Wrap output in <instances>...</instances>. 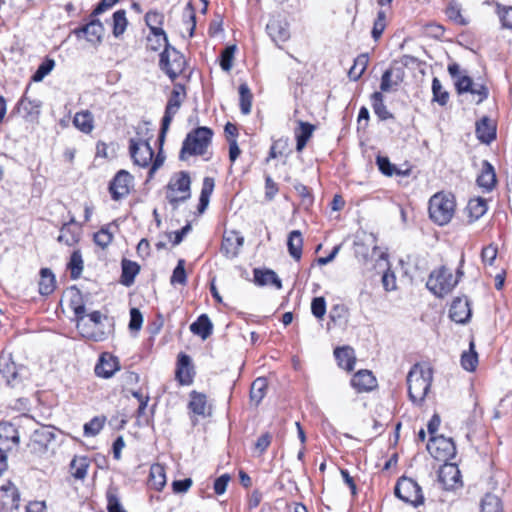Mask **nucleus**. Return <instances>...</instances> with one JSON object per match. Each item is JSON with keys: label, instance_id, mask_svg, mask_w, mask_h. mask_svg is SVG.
Segmentation results:
<instances>
[{"label": "nucleus", "instance_id": "f257e3e1", "mask_svg": "<svg viewBox=\"0 0 512 512\" xmlns=\"http://www.w3.org/2000/svg\"><path fill=\"white\" fill-rule=\"evenodd\" d=\"M432 382V369L427 363L415 364L407 376L409 397L420 404L426 397Z\"/></svg>", "mask_w": 512, "mask_h": 512}, {"label": "nucleus", "instance_id": "f03ea898", "mask_svg": "<svg viewBox=\"0 0 512 512\" xmlns=\"http://www.w3.org/2000/svg\"><path fill=\"white\" fill-rule=\"evenodd\" d=\"M462 263L463 259H461L456 275H454L446 266L433 270L427 280V288L437 297H444L448 295L456 287L460 278L464 274L462 270Z\"/></svg>", "mask_w": 512, "mask_h": 512}, {"label": "nucleus", "instance_id": "7ed1b4c3", "mask_svg": "<svg viewBox=\"0 0 512 512\" xmlns=\"http://www.w3.org/2000/svg\"><path fill=\"white\" fill-rule=\"evenodd\" d=\"M428 210L433 222L440 226L446 225L456 211L455 197L451 193L438 192L430 198Z\"/></svg>", "mask_w": 512, "mask_h": 512}, {"label": "nucleus", "instance_id": "20e7f679", "mask_svg": "<svg viewBox=\"0 0 512 512\" xmlns=\"http://www.w3.org/2000/svg\"><path fill=\"white\" fill-rule=\"evenodd\" d=\"M212 131L207 127H199L190 132L185 138L180 151V159L186 160L189 156L203 155L211 143Z\"/></svg>", "mask_w": 512, "mask_h": 512}, {"label": "nucleus", "instance_id": "39448f33", "mask_svg": "<svg viewBox=\"0 0 512 512\" xmlns=\"http://www.w3.org/2000/svg\"><path fill=\"white\" fill-rule=\"evenodd\" d=\"M55 428L52 426H41L36 429L30 438L29 450L40 458L53 454V442L55 440Z\"/></svg>", "mask_w": 512, "mask_h": 512}, {"label": "nucleus", "instance_id": "423d86ee", "mask_svg": "<svg viewBox=\"0 0 512 512\" xmlns=\"http://www.w3.org/2000/svg\"><path fill=\"white\" fill-rule=\"evenodd\" d=\"M186 97L185 88L181 84H176L171 92V95L168 99L165 114L162 119V127L159 136L160 143L164 141V137L166 132L169 129V126L173 120V117L176 115L178 110L180 109L184 99Z\"/></svg>", "mask_w": 512, "mask_h": 512}, {"label": "nucleus", "instance_id": "0eeeda50", "mask_svg": "<svg viewBox=\"0 0 512 512\" xmlns=\"http://www.w3.org/2000/svg\"><path fill=\"white\" fill-rule=\"evenodd\" d=\"M395 495L405 503L418 507L424 503L421 487L411 478L401 477L395 486Z\"/></svg>", "mask_w": 512, "mask_h": 512}, {"label": "nucleus", "instance_id": "6e6552de", "mask_svg": "<svg viewBox=\"0 0 512 512\" xmlns=\"http://www.w3.org/2000/svg\"><path fill=\"white\" fill-rule=\"evenodd\" d=\"M190 177L187 172L175 174L167 187V199L173 205L183 202L190 198Z\"/></svg>", "mask_w": 512, "mask_h": 512}, {"label": "nucleus", "instance_id": "1a4fd4ad", "mask_svg": "<svg viewBox=\"0 0 512 512\" xmlns=\"http://www.w3.org/2000/svg\"><path fill=\"white\" fill-rule=\"evenodd\" d=\"M430 455L439 461H448L456 454V447L451 438L443 435L431 436L427 444Z\"/></svg>", "mask_w": 512, "mask_h": 512}, {"label": "nucleus", "instance_id": "9d476101", "mask_svg": "<svg viewBox=\"0 0 512 512\" xmlns=\"http://www.w3.org/2000/svg\"><path fill=\"white\" fill-rule=\"evenodd\" d=\"M19 443L17 430L10 424L0 425V474L7 470V454Z\"/></svg>", "mask_w": 512, "mask_h": 512}, {"label": "nucleus", "instance_id": "9b49d317", "mask_svg": "<svg viewBox=\"0 0 512 512\" xmlns=\"http://www.w3.org/2000/svg\"><path fill=\"white\" fill-rule=\"evenodd\" d=\"M160 67L170 79L174 80L184 70L185 59L174 48L166 47L160 55Z\"/></svg>", "mask_w": 512, "mask_h": 512}, {"label": "nucleus", "instance_id": "f8f14e48", "mask_svg": "<svg viewBox=\"0 0 512 512\" xmlns=\"http://www.w3.org/2000/svg\"><path fill=\"white\" fill-rule=\"evenodd\" d=\"M103 316L99 311H93L86 317H80L77 321V329L82 337L93 341H103L106 338V333L101 329H89V323L93 324L94 327L101 326V320Z\"/></svg>", "mask_w": 512, "mask_h": 512}, {"label": "nucleus", "instance_id": "ddd939ff", "mask_svg": "<svg viewBox=\"0 0 512 512\" xmlns=\"http://www.w3.org/2000/svg\"><path fill=\"white\" fill-rule=\"evenodd\" d=\"M129 150L131 158L136 165L147 167L152 162L153 150L148 140L131 138Z\"/></svg>", "mask_w": 512, "mask_h": 512}, {"label": "nucleus", "instance_id": "4468645a", "mask_svg": "<svg viewBox=\"0 0 512 512\" xmlns=\"http://www.w3.org/2000/svg\"><path fill=\"white\" fill-rule=\"evenodd\" d=\"M133 187V176L126 170H120L110 183L109 190L114 200L127 196Z\"/></svg>", "mask_w": 512, "mask_h": 512}, {"label": "nucleus", "instance_id": "2eb2a0df", "mask_svg": "<svg viewBox=\"0 0 512 512\" xmlns=\"http://www.w3.org/2000/svg\"><path fill=\"white\" fill-rule=\"evenodd\" d=\"M243 236L235 231H225L223 234V240L221 245V251L227 258H235L243 246Z\"/></svg>", "mask_w": 512, "mask_h": 512}, {"label": "nucleus", "instance_id": "dca6fc26", "mask_svg": "<svg viewBox=\"0 0 512 512\" xmlns=\"http://www.w3.org/2000/svg\"><path fill=\"white\" fill-rule=\"evenodd\" d=\"M119 370V359L108 352L101 354L99 361L95 366V374L98 377L105 379L111 378Z\"/></svg>", "mask_w": 512, "mask_h": 512}, {"label": "nucleus", "instance_id": "f3484780", "mask_svg": "<svg viewBox=\"0 0 512 512\" xmlns=\"http://www.w3.org/2000/svg\"><path fill=\"white\" fill-rule=\"evenodd\" d=\"M450 318L456 323L464 324L471 317V308L466 297H457L453 300L450 307Z\"/></svg>", "mask_w": 512, "mask_h": 512}, {"label": "nucleus", "instance_id": "a211bd4d", "mask_svg": "<svg viewBox=\"0 0 512 512\" xmlns=\"http://www.w3.org/2000/svg\"><path fill=\"white\" fill-rule=\"evenodd\" d=\"M439 481L446 489H453L460 483V470L455 464L445 463L439 470Z\"/></svg>", "mask_w": 512, "mask_h": 512}, {"label": "nucleus", "instance_id": "6ab92c4d", "mask_svg": "<svg viewBox=\"0 0 512 512\" xmlns=\"http://www.w3.org/2000/svg\"><path fill=\"white\" fill-rule=\"evenodd\" d=\"M104 26L98 19H92L88 24L74 31L76 35L84 33L87 41L92 44L100 43L104 35Z\"/></svg>", "mask_w": 512, "mask_h": 512}, {"label": "nucleus", "instance_id": "aec40b11", "mask_svg": "<svg viewBox=\"0 0 512 512\" xmlns=\"http://www.w3.org/2000/svg\"><path fill=\"white\" fill-rule=\"evenodd\" d=\"M351 385L357 392H368L373 390L376 385V378L368 370L358 371L351 379Z\"/></svg>", "mask_w": 512, "mask_h": 512}, {"label": "nucleus", "instance_id": "412c9836", "mask_svg": "<svg viewBox=\"0 0 512 512\" xmlns=\"http://www.w3.org/2000/svg\"><path fill=\"white\" fill-rule=\"evenodd\" d=\"M297 124L298 127L294 130L295 138L297 141L296 150L301 152L306 146L308 140L311 138L315 130V126L302 120H298Z\"/></svg>", "mask_w": 512, "mask_h": 512}, {"label": "nucleus", "instance_id": "4be33fe9", "mask_svg": "<svg viewBox=\"0 0 512 512\" xmlns=\"http://www.w3.org/2000/svg\"><path fill=\"white\" fill-rule=\"evenodd\" d=\"M267 31L272 40L279 45L286 42L290 38V33L286 23L279 20H271L267 24Z\"/></svg>", "mask_w": 512, "mask_h": 512}, {"label": "nucleus", "instance_id": "5701e85b", "mask_svg": "<svg viewBox=\"0 0 512 512\" xmlns=\"http://www.w3.org/2000/svg\"><path fill=\"white\" fill-rule=\"evenodd\" d=\"M476 134L481 142L489 144L495 139L496 127L491 120L484 117L476 124Z\"/></svg>", "mask_w": 512, "mask_h": 512}, {"label": "nucleus", "instance_id": "b1692460", "mask_svg": "<svg viewBox=\"0 0 512 512\" xmlns=\"http://www.w3.org/2000/svg\"><path fill=\"white\" fill-rule=\"evenodd\" d=\"M73 125L79 131L89 134L94 129V116L89 110L77 112L73 118Z\"/></svg>", "mask_w": 512, "mask_h": 512}, {"label": "nucleus", "instance_id": "393cba45", "mask_svg": "<svg viewBox=\"0 0 512 512\" xmlns=\"http://www.w3.org/2000/svg\"><path fill=\"white\" fill-rule=\"evenodd\" d=\"M176 377L181 384H189L192 381L191 359L188 355L181 354L179 356Z\"/></svg>", "mask_w": 512, "mask_h": 512}, {"label": "nucleus", "instance_id": "a878e982", "mask_svg": "<svg viewBox=\"0 0 512 512\" xmlns=\"http://www.w3.org/2000/svg\"><path fill=\"white\" fill-rule=\"evenodd\" d=\"M334 355L340 367L347 371H351L355 365L354 350L350 347H340L335 349Z\"/></svg>", "mask_w": 512, "mask_h": 512}, {"label": "nucleus", "instance_id": "bb28decb", "mask_svg": "<svg viewBox=\"0 0 512 512\" xmlns=\"http://www.w3.org/2000/svg\"><path fill=\"white\" fill-rule=\"evenodd\" d=\"M287 246L290 256L296 261H299L301 259L303 247V238L299 230H293L289 233Z\"/></svg>", "mask_w": 512, "mask_h": 512}, {"label": "nucleus", "instance_id": "cd10ccee", "mask_svg": "<svg viewBox=\"0 0 512 512\" xmlns=\"http://www.w3.org/2000/svg\"><path fill=\"white\" fill-rule=\"evenodd\" d=\"M254 279L255 283L260 286L274 285L277 289L282 288L281 280L273 270L262 271L259 269H255Z\"/></svg>", "mask_w": 512, "mask_h": 512}, {"label": "nucleus", "instance_id": "c85d7f7f", "mask_svg": "<svg viewBox=\"0 0 512 512\" xmlns=\"http://www.w3.org/2000/svg\"><path fill=\"white\" fill-rule=\"evenodd\" d=\"M72 225H80L76 222V219L74 216H71L69 221L67 223H64L63 226L60 229V235L58 236L57 240L60 243H64L68 246H73L76 244L80 239V232H71L70 236H67V232H70V228Z\"/></svg>", "mask_w": 512, "mask_h": 512}, {"label": "nucleus", "instance_id": "c756f323", "mask_svg": "<svg viewBox=\"0 0 512 512\" xmlns=\"http://www.w3.org/2000/svg\"><path fill=\"white\" fill-rule=\"evenodd\" d=\"M212 329L213 325L206 314L199 316L197 321L190 325L191 332L199 335L203 340L211 335Z\"/></svg>", "mask_w": 512, "mask_h": 512}, {"label": "nucleus", "instance_id": "7c9ffc66", "mask_svg": "<svg viewBox=\"0 0 512 512\" xmlns=\"http://www.w3.org/2000/svg\"><path fill=\"white\" fill-rule=\"evenodd\" d=\"M268 383L266 378L259 377L255 379L250 389V401L258 406L266 395Z\"/></svg>", "mask_w": 512, "mask_h": 512}, {"label": "nucleus", "instance_id": "2f4dec72", "mask_svg": "<svg viewBox=\"0 0 512 512\" xmlns=\"http://www.w3.org/2000/svg\"><path fill=\"white\" fill-rule=\"evenodd\" d=\"M139 271L140 266L136 262L124 259L122 261L121 283L127 287L131 286Z\"/></svg>", "mask_w": 512, "mask_h": 512}, {"label": "nucleus", "instance_id": "473e14b6", "mask_svg": "<svg viewBox=\"0 0 512 512\" xmlns=\"http://www.w3.org/2000/svg\"><path fill=\"white\" fill-rule=\"evenodd\" d=\"M470 222H474L482 217L487 211V203L481 198L471 199L466 207Z\"/></svg>", "mask_w": 512, "mask_h": 512}, {"label": "nucleus", "instance_id": "72a5a7b5", "mask_svg": "<svg viewBox=\"0 0 512 512\" xmlns=\"http://www.w3.org/2000/svg\"><path fill=\"white\" fill-rule=\"evenodd\" d=\"M89 459L85 456H76L70 463L71 474L74 478L83 480L87 476Z\"/></svg>", "mask_w": 512, "mask_h": 512}, {"label": "nucleus", "instance_id": "f704fd0d", "mask_svg": "<svg viewBox=\"0 0 512 512\" xmlns=\"http://www.w3.org/2000/svg\"><path fill=\"white\" fill-rule=\"evenodd\" d=\"M150 485L160 491L166 484L165 468L161 464H153L149 475Z\"/></svg>", "mask_w": 512, "mask_h": 512}, {"label": "nucleus", "instance_id": "c9c22d12", "mask_svg": "<svg viewBox=\"0 0 512 512\" xmlns=\"http://www.w3.org/2000/svg\"><path fill=\"white\" fill-rule=\"evenodd\" d=\"M41 102L39 100H31L27 95H24L17 104L19 113L24 116H33L40 113Z\"/></svg>", "mask_w": 512, "mask_h": 512}, {"label": "nucleus", "instance_id": "e433bc0d", "mask_svg": "<svg viewBox=\"0 0 512 512\" xmlns=\"http://www.w3.org/2000/svg\"><path fill=\"white\" fill-rule=\"evenodd\" d=\"M55 289V277L52 271L48 268H43L40 271L39 292L41 295H49Z\"/></svg>", "mask_w": 512, "mask_h": 512}, {"label": "nucleus", "instance_id": "4c0bfd02", "mask_svg": "<svg viewBox=\"0 0 512 512\" xmlns=\"http://www.w3.org/2000/svg\"><path fill=\"white\" fill-rule=\"evenodd\" d=\"M495 182L496 176L493 167L488 162H484L482 172L477 178L478 185L486 190H491Z\"/></svg>", "mask_w": 512, "mask_h": 512}, {"label": "nucleus", "instance_id": "58836bf2", "mask_svg": "<svg viewBox=\"0 0 512 512\" xmlns=\"http://www.w3.org/2000/svg\"><path fill=\"white\" fill-rule=\"evenodd\" d=\"M478 364V354L475 351V344L473 341L469 344V350L464 351L461 355V365L462 367L469 372H472L476 369Z\"/></svg>", "mask_w": 512, "mask_h": 512}, {"label": "nucleus", "instance_id": "ea45409f", "mask_svg": "<svg viewBox=\"0 0 512 512\" xmlns=\"http://www.w3.org/2000/svg\"><path fill=\"white\" fill-rule=\"evenodd\" d=\"M162 15L157 12H149L146 15V23L150 27L152 34L155 35V38L158 42L163 41L166 42L167 36L162 28H157L153 24L161 23Z\"/></svg>", "mask_w": 512, "mask_h": 512}, {"label": "nucleus", "instance_id": "a19ab883", "mask_svg": "<svg viewBox=\"0 0 512 512\" xmlns=\"http://www.w3.org/2000/svg\"><path fill=\"white\" fill-rule=\"evenodd\" d=\"M369 58L367 54L359 55L355 60L353 66L348 72L350 79L357 81L367 68Z\"/></svg>", "mask_w": 512, "mask_h": 512}, {"label": "nucleus", "instance_id": "79ce46f5", "mask_svg": "<svg viewBox=\"0 0 512 512\" xmlns=\"http://www.w3.org/2000/svg\"><path fill=\"white\" fill-rule=\"evenodd\" d=\"M447 17L456 24L467 25L468 20L462 15V9L459 2L453 0L449 2L446 8Z\"/></svg>", "mask_w": 512, "mask_h": 512}, {"label": "nucleus", "instance_id": "37998d69", "mask_svg": "<svg viewBox=\"0 0 512 512\" xmlns=\"http://www.w3.org/2000/svg\"><path fill=\"white\" fill-rule=\"evenodd\" d=\"M481 512H503L501 500L494 494H486L481 501Z\"/></svg>", "mask_w": 512, "mask_h": 512}, {"label": "nucleus", "instance_id": "c03bdc74", "mask_svg": "<svg viewBox=\"0 0 512 512\" xmlns=\"http://www.w3.org/2000/svg\"><path fill=\"white\" fill-rule=\"evenodd\" d=\"M372 107L375 114L381 120H387L392 117L391 113L387 110L383 102V95L380 92H374L372 94Z\"/></svg>", "mask_w": 512, "mask_h": 512}, {"label": "nucleus", "instance_id": "a18cd8bd", "mask_svg": "<svg viewBox=\"0 0 512 512\" xmlns=\"http://www.w3.org/2000/svg\"><path fill=\"white\" fill-rule=\"evenodd\" d=\"M128 21L126 18L125 10H118L113 14V35L115 37L121 36L127 27Z\"/></svg>", "mask_w": 512, "mask_h": 512}, {"label": "nucleus", "instance_id": "49530a36", "mask_svg": "<svg viewBox=\"0 0 512 512\" xmlns=\"http://www.w3.org/2000/svg\"><path fill=\"white\" fill-rule=\"evenodd\" d=\"M240 94V109L245 115L251 112L252 94L247 84L243 83L239 87Z\"/></svg>", "mask_w": 512, "mask_h": 512}, {"label": "nucleus", "instance_id": "de8ad7c7", "mask_svg": "<svg viewBox=\"0 0 512 512\" xmlns=\"http://www.w3.org/2000/svg\"><path fill=\"white\" fill-rule=\"evenodd\" d=\"M214 188V180L212 178L206 177L203 181V187L200 195V205L199 211L202 212L206 209L209 203L210 195Z\"/></svg>", "mask_w": 512, "mask_h": 512}, {"label": "nucleus", "instance_id": "09e8293b", "mask_svg": "<svg viewBox=\"0 0 512 512\" xmlns=\"http://www.w3.org/2000/svg\"><path fill=\"white\" fill-rule=\"evenodd\" d=\"M106 497L108 512H126L117 495L116 488H109Z\"/></svg>", "mask_w": 512, "mask_h": 512}, {"label": "nucleus", "instance_id": "8fccbe9b", "mask_svg": "<svg viewBox=\"0 0 512 512\" xmlns=\"http://www.w3.org/2000/svg\"><path fill=\"white\" fill-rule=\"evenodd\" d=\"M55 67V61L50 58H46L38 67L34 75L32 76V80L35 82L42 81L45 76H47Z\"/></svg>", "mask_w": 512, "mask_h": 512}, {"label": "nucleus", "instance_id": "3c124183", "mask_svg": "<svg viewBox=\"0 0 512 512\" xmlns=\"http://www.w3.org/2000/svg\"><path fill=\"white\" fill-rule=\"evenodd\" d=\"M236 51L235 45L227 46L221 53L220 66L221 68L229 72L233 66L234 54Z\"/></svg>", "mask_w": 512, "mask_h": 512}, {"label": "nucleus", "instance_id": "603ef678", "mask_svg": "<svg viewBox=\"0 0 512 512\" xmlns=\"http://www.w3.org/2000/svg\"><path fill=\"white\" fill-rule=\"evenodd\" d=\"M189 406L195 414L204 415L206 410V396L194 392L191 396Z\"/></svg>", "mask_w": 512, "mask_h": 512}, {"label": "nucleus", "instance_id": "864d4df0", "mask_svg": "<svg viewBox=\"0 0 512 512\" xmlns=\"http://www.w3.org/2000/svg\"><path fill=\"white\" fill-rule=\"evenodd\" d=\"M69 268L71 277L77 279L83 270V260L80 251H74L70 257Z\"/></svg>", "mask_w": 512, "mask_h": 512}, {"label": "nucleus", "instance_id": "5fc2aeb1", "mask_svg": "<svg viewBox=\"0 0 512 512\" xmlns=\"http://www.w3.org/2000/svg\"><path fill=\"white\" fill-rule=\"evenodd\" d=\"M105 418L94 417L91 421L84 425V433L87 436L97 435L104 426Z\"/></svg>", "mask_w": 512, "mask_h": 512}, {"label": "nucleus", "instance_id": "6e6d98bb", "mask_svg": "<svg viewBox=\"0 0 512 512\" xmlns=\"http://www.w3.org/2000/svg\"><path fill=\"white\" fill-rule=\"evenodd\" d=\"M432 91L435 101H437L440 105H445L447 103L449 95L446 91L443 90L442 84L437 78L433 79Z\"/></svg>", "mask_w": 512, "mask_h": 512}, {"label": "nucleus", "instance_id": "4d7b16f0", "mask_svg": "<svg viewBox=\"0 0 512 512\" xmlns=\"http://www.w3.org/2000/svg\"><path fill=\"white\" fill-rule=\"evenodd\" d=\"M386 28V14L384 11H379L377 14V18L374 22L373 29H372V37L374 40H378L383 31Z\"/></svg>", "mask_w": 512, "mask_h": 512}, {"label": "nucleus", "instance_id": "13d9d810", "mask_svg": "<svg viewBox=\"0 0 512 512\" xmlns=\"http://www.w3.org/2000/svg\"><path fill=\"white\" fill-rule=\"evenodd\" d=\"M171 283L181 285L186 283L185 261L183 259L178 261L177 266L175 267L171 276Z\"/></svg>", "mask_w": 512, "mask_h": 512}, {"label": "nucleus", "instance_id": "bf43d9fd", "mask_svg": "<svg viewBox=\"0 0 512 512\" xmlns=\"http://www.w3.org/2000/svg\"><path fill=\"white\" fill-rule=\"evenodd\" d=\"M112 239L113 235L108 228H101L94 234V242L101 248H106L112 242Z\"/></svg>", "mask_w": 512, "mask_h": 512}, {"label": "nucleus", "instance_id": "052dcab7", "mask_svg": "<svg viewBox=\"0 0 512 512\" xmlns=\"http://www.w3.org/2000/svg\"><path fill=\"white\" fill-rule=\"evenodd\" d=\"M497 13L500 17L502 26L507 29H512V6L502 7L497 4Z\"/></svg>", "mask_w": 512, "mask_h": 512}, {"label": "nucleus", "instance_id": "680f3d73", "mask_svg": "<svg viewBox=\"0 0 512 512\" xmlns=\"http://www.w3.org/2000/svg\"><path fill=\"white\" fill-rule=\"evenodd\" d=\"M311 312L318 319L324 317L326 313V301L323 297H316L312 300Z\"/></svg>", "mask_w": 512, "mask_h": 512}, {"label": "nucleus", "instance_id": "e2e57ef3", "mask_svg": "<svg viewBox=\"0 0 512 512\" xmlns=\"http://www.w3.org/2000/svg\"><path fill=\"white\" fill-rule=\"evenodd\" d=\"M142 323H143V316H142L141 312L136 308H132L130 310L129 328L131 330L138 331L141 328Z\"/></svg>", "mask_w": 512, "mask_h": 512}, {"label": "nucleus", "instance_id": "0e129e2a", "mask_svg": "<svg viewBox=\"0 0 512 512\" xmlns=\"http://www.w3.org/2000/svg\"><path fill=\"white\" fill-rule=\"evenodd\" d=\"M377 165L379 170L387 176L393 175L396 170L395 166L390 163L387 157H377Z\"/></svg>", "mask_w": 512, "mask_h": 512}, {"label": "nucleus", "instance_id": "69168bd1", "mask_svg": "<svg viewBox=\"0 0 512 512\" xmlns=\"http://www.w3.org/2000/svg\"><path fill=\"white\" fill-rule=\"evenodd\" d=\"M191 230L190 224L185 225L181 230L176 232L167 233L168 239L172 242L174 246L180 244L183 240V237Z\"/></svg>", "mask_w": 512, "mask_h": 512}, {"label": "nucleus", "instance_id": "338daca9", "mask_svg": "<svg viewBox=\"0 0 512 512\" xmlns=\"http://www.w3.org/2000/svg\"><path fill=\"white\" fill-rule=\"evenodd\" d=\"M455 85L458 93H465L471 90V86L473 85V81L468 76L458 77L455 81Z\"/></svg>", "mask_w": 512, "mask_h": 512}, {"label": "nucleus", "instance_id": "774afa93", "mask_svg": "<svg viewBox=\"0 0 512 512\" xmlns=\"http://www.w3.org/2000/svg\"><path fill=\"white\" fill-rule=\"evenodd\" d=\"M230 481L228 474H223L218 477L214 482V491L216 494L221 495L226 491L227 485Z\"/></svg>", "mask_w": 512, "mask_h": 512}]
</instances>
